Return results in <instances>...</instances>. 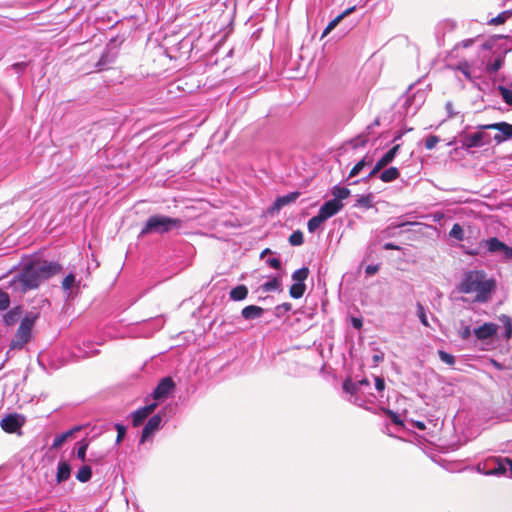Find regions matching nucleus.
<instances>
[{"instance_id": "nucleus-1", "label": "nucleus", "mask_w": 512, "mask_h": 512, "mask_svg": "<svg viewBox=\"0 0 512 512\" xmlns=\"http://www.w3.org/2000/svg\"><path fill=\"white\" fill-rule=\"evenodd\" d=\"M61 270V265L54 261H30L7 281L6 288L14 293H26L38 288L44 280L56 275Z\"/></svg>"}, {"instance_id": "nucleus-2", "label": "nucleus", "mask_w": 512, "mask_h": 512, "mask_svg": "<svg viewBox=\"0 0 512 512\" xmlns=\"http://www.w3.org/2000/svg\"><path fill=\"white\" fill-rule=\"evenodd\" d=\"M496 287L493 278H488L484 270H469L464 273L462 281L458 286L461 293H475L474 302L486 303Z\"/></svg>"}, {"instance_id": "nucleus-3", "label": "nucleus", "mask_w": 512, "mask_h": 512, "mask_svg": "<svg viewBox=\"0 0 512 512\" xmlns=\"http://www.w3.org/2000/svg\"><path fill=\"white\" fill-rule=\"evenodd\" d=\"M469 256H484L486 254H500L504 262L512 260V247L501 241L497 237H490L479 241L475 248L465 251Z\"/></svg>"}, {"instance_id": "nucleus-4", "label": "nucleus", "mask_w": 512, "mask_h": 512, "mask_svg": "<svg viewBox=\"0 0 512 512\" xmlns=\"http://www.w3.org/2000/svg\"><path fill=\"white\" fill-rule=\"evenodd\" d=\"M343 391L349 395L348 401L365 409H368V403H374L375 396L368 393L367 389L370 388V382L367 378H363L357 382L351 379H346L342 385Z\"/></svg>"}, {"instance_id": "nucleus-5", "label": "nucleus", "mask_w": 512, "mask_h": 512, "mask_svg": "<svg viewBox=\"0 0 512 512\" xmlns=\"http://www.w3.org/2000/svg\"><path fill=\"white\" fill-rule=\"evenodd\" d=\"M182 224L183 221L180 218H173L161 214L152 215L146 220L141 229L140 236L150 233L159 235L166 234L175 229L181 228Z\"/></svg>"}, {"instance_id": "nucleus-6", "label": "nucleus", "mask_w": 512, "mask_h": 512, "mask_svg": "<svg viewBox=\"0 0 512 512\" xmlns=\"http://www.w3.org/2000/svg\"><path fill=\"white\" fill-rule=\"evenodd\" d=\"M38 316V313L29 312L21 319L17 332L11 341V349H22L30 341L31 332Z\"/></svg>"}, {"instance_id": "nucleus-7", "label": "nucleus", "mask_w": 512, "mask_h": 512, "mask_svg": "<svg viewBox=\"0 0 512 512\" xmlns=\"http://www.w3.org/2000/svg\"><path fill=\"white\" fill-rule=\"evenodd\" d=\"M482 130H496L497 133L493 136V141L499 145L512 139V124L501 121L491 124H482L476 127Z\"/></svg>"}, {"instance_id": "nucleus-8", "label": "nucleus", "mask_w": 512, "mask_h": 512, "mask_svg": "<svg viewBox=\"0 0 512 512\" xmlns=\"http://www.w3.org/2000/svg\"><path fill=\"white\" fill-rule=\"evenodd\" d=\"M460 141L462 148L471 149L490 145L493 137L489 133L484 132V130L478 129L475 133L461 135Z\"/></svg>"}, {"instance_id": "nucleus-9", "label": "nucleus", "mask_w": 512, "mask_h": 512, "mask_svg": "<svg viewBox=\"0 0 512 512\" xmlns=\"http://www.w3.org/2000/svg\"><path fill=\"white\" fill-rule=\"evenodd\" d=\"M478 471L485 475H506L505 457H491L477 466Z\"/></svg>"}, {"instance_id": "nucleus-10", "label": "nucleus", "mask_w": 512, "mask_h": 512, "mask_svg": "<svg viewBox=\"0 0 512 512\" xmlns=\"http://www.w3.org/2000/svg\"><path fill=\"white\" fill-rule=\"evenodd\" d=\"M25 424V417L18 413H12L5 416L0 421V427L7 433H19Z\"/></svg>"}, {"instance_id": "nucleus-11", "label": "nucleus", "mask_w": 512, "mask_h": 512, "mask_svg": "<svg viewBox=\"0 0 512 512\" xmlns=\"http://www.w3.org/2000/svg\"><path fill=\"white\" fill-rule=\"evenodd\" d=\"M161 425L162 417L160 414L153 415L151 418H149L142 429L140 444H143L144 442L152 438L155 432L161 428Z\"/></svg>"}, {"instance_id": "nucleus-12", "label": "nucleus", "mask_w": 512, "mask_h": 512, "mask_svg": "<svg viewBox=\"0 0 512 512\" xmlns=\"http://www.w3.org/2000/svg\"><path fill=\"white\" fill-rule=\"evenodd\" d=\"M175 388V382L170 376L162 378L155 389L153 390L152 396L155 400H161L167 398Z\"/></svg>"}, {"instance_id": "nucleus-13", "label": "nucleus", "mask_w": 512, "mask_h": 512, "mask_svg": "<svg viewBox=\"0 0 512 512\" xmlns=\"http://www.w3.org/2000/svg\"><path fill=\"white\" fill-rule=\"evenodd\" d=\"M399 149L400 144H396L392 148H390L370 170V176H376L383 168H385L391 162H393V160L395 159L399 152Z\"/></svg>"}, {"instance_id": "nucleus-14", "label": "nucleus", "mask_w": 512, "mask_h": 512, "mask_svg": "<svg viewBox=\"0 0 512 512\" xmlns=\"http://www.w3.org/2000/svg\"><path fill=\"white\" fill-rule=\"evenodd\" d=\"M498 331V326L492 322H485L481 326L473 329V334L477 340H488L492 339Z\"/></svg>"}, {"instance_id": "nucleus-15", "label": "nucleus", "mask_w": 512, "mask_h": 512, "mask_svg": "<svg viewBox=\"0 0 512 512\" xmlns=\"http://www.w3.org/2000/svg\"><path fill=\"white\" fill-rule=\"evenodd\" d=\"M156 407V403H151L133 411L130 414L132 425L134 427H139L140 425H142L144 421L148 418V416L153 413Z\"/></svg>"}, {"instance_id": "nucleus-16", "label": "nucleus", "mask_w": 512, "mask_h": 512, "mask_svg": "<svg viewBox=\"0 0 512 512\" xmlns=\"http://www.w3.org/2000/svg\"><path fill=\"white\" fill-rule=\"evenodd\" d=\"M343 203L342 202H339L338 200L336 199H330V200H327L325 201L318 213L320 215H322V217L325 219V220H328L329 218L333 217L334 215H336L338 212H340L343 208Z\"/></svg>"}, {"instance_id": "nucleus-17", "label": "nucleus", "mask_w": 512, "mask_h": 512, "mask_svg": "<svg viewBox=\"0 0 512 512\" xmlns=\"http://www.w3.org/2000/svg\"><path fill=\"white\" fill-rule=\"evenodd\" d=\"M300 196V193L298 191L290 192L286 195L278 196L275 201L273 202L272 206L270 207V212H278L283 207L295 202L298 197Z\"/></svg>"}, {"instance_id": "nucleus-18", "label": "nucleus", "mask_w": 512, "mask_h": 512, "mask_svg": "<svg viewBox=\"0 0 512 512\" xmlns=\"http://www.w3.org/2000/svg\"><path fill=\"white\" fill-rule=\"evenodd\" d=\"M265 312V309H263L260 306L257 305H248L244 307L241 311V316L245 320H254L260 318Z\"/></svg>"}, {"instance_id": "nucleus-19", "label": "nucleus", "mask_w": 512, "mask_h": 512, "mask_svg": "<svg viewBox=\"0 0 512 512\" xmlns=\"http://www.w3.org/2000/svg\"><path fill=\"white\" fill-rule=\"evenodd\" d=\"M71 474V466L66 461H60L57 466L56 482L62 483L69 479Z\"/></svg>"}, {"instance_id": "nucleus-20", "label": "nucleus", "mask_w": 512, "mask_h": 512, "mask_svg": "<svg viewBox=\"0 0 512 512\" xmlns=\"http://www.w3.org/2000/svg\"><path fill=\"white\" fill-rule=\"evenodd\" d=\"M115 61V54H113L109 49H106L99 60L96 62L95 67L101 71L106 69L110 64Z\"/></svg>"}, {"instance_id": "nucleus-21", "label": "nucleus", "mask_w": 512, "mask_h": 512, "mask_svg": "<svg viewBox=\"0 0 512 512\" xmlns=\"http://www.w3.org/2000/svg\"><path fill=\"white\" fill-rule=\"evenodd\" d=\"M372 165V159L369 158L367 155L364 156L358 163L355 164V166L351 169L350 173H349V176L347 178V180H349L350 178H353L357 175L360 174V172L363 171V169L365 167H368V166H371Z\"/></svg>"}, {"instance_id": "nucleus-22", "label": "nucleus", "mask_w": 512, "mask_h": 512, "mask_svg": "<svg viewBox=\"0 0 512 512\" xmlns=\"http://www.w3.org/2000/svg\"><path fill=\"white\" fill-rule=\"evenodd\" d=\"M411 97H412L413 109H410V111H409L410 117L414 116L417 113V111L423 105V103L425 101V95H424V92H422V91H417V92L411 93Z\"/></svg>"}, {"instance_id": "nucleus-23", "label": "nucleus", "mask_w": 512, "mask_h": 512, "mask_svg": "<svg viewBox=\"0 0 512 512\" xmlns=\"http://www.w3.org/2000/svg\"><path fill=\"white\" fill-rule=\"evenodd\" d=\"M247 295L248 288L243 284L237 285L236 287L232 288L229 293L230 299L233 301H242L246 299Z\"/></svg>"}, {"instance_id": "nucleus-24", "label": "nucleus", "mask_w": 512, "mask_h": 512, "mask_svg": "<svg viewBox=\"0 0 512 512\" xmlns=\"http://www.w3.org/2000/svg\"><path fill=\"white\" fill-rule=\"evenodd\" d=\"M411 91H412V87H410L408 89V91L406 92V94L400 98V103H401V108H402V111H400V113L403 114L405 117L410 116L409 111H410V109H413Z\"/></svg>"}, {"instance_id": "nucleus-25", "label": "nucleus", "mask_w": 512, "mask_h": 512, "mask_svg": "<svg viewBox=\"0 0 512 512\" xmlns=\"http://www.w3.org/2000/svg\"><path fill=\"white\" fill-rule=\"evenodd\" d=\"M505 55L499 54L492 62H488L485 66V71L489 74L498 72L504 65Z\"/></svg>"}, {"instance_id": "nucleus-26", "label": "nucleus", "mask_w": 512, "mask_h": 512, "mask_svg": "<svg viewBox=\"0 0 512 512\" xmlns=\"http://www.w3.org/2000/svg\"><path fill=\"white\" fill-rule=\"evenodd\" d=\"M400 172L397 167H390L380 173L379 178L385 183H390L398 179Z\"/></svg>"}, {"instance_id": "nucleus-27", "label": "nucleus", "mask_w": 512, "mask_h": 512, "mask_svg": "<svg viewBox=\"0 0 512 512\" xmlns=\"http://www.w3.org/2000/svg\"><path fill=\"white\" fill-rule=\"evenodd\" d=\"M21 315H22V311H21L20 307H15L12 310L8 311L3 316V321L6 325L10 326V325L15 324L21 318Z\"/></svg>"}, {"instance_id": "nucleus-28", "label": "nucleus", "mask_w": 512, "mask_h": 512, "mask_svg": "<svg viewBox=\"0 0 512 512\" xmlns=\"http://www.w3.org/2000/svg\"><path fill=\"white\" fill-rule=\"evenodd\" d=\"M331 194L333 195L332 199L342 202V200L347 199L350 196V190L346 187L335 185L331 190Z\"/></svg>"}, {"instance_id": "nucleus-29", "label": "nucleus", "mask_w": 512, "mask_h": 512, "mask_svg": "<svg viewBox=\"0 0 512 512\" xmlns=\"http://www.w3.org/2000/svg\"><path fill=\"white\" fill-rule=\"evenodd\" d=\"M280 286H281V280H280V277L278 276H275L273 277L271 280L263 283L261 286H260V289L263 291V292H271V291H275V290H279L280 289Z\"/></svg>"}, {"instance_id": "nucleus-30", "label": "nucleus", "mask_w": 512, "mask_h": 512, "mask_svg": "<svg viewBox=\"0 0 512 512\" xmlns=\"http://www.w3.org/2000/svg\"><path fill=\"white\" fill-rule=\"evenodd\" d=\"M92 477V469L89 465H84L79 468L76 473V479L81 483L88 482Z\"/></svg>"}, {"instance_id": "nucleus-31", "label": "nucleus", "mask_w": 512, "mask_h": 512, "mask_svg": "<svg viewBox=\"0 0 512 512\" xmlns=\"http://www.w3.org/2000/svg\"><path fill=\"white\" fill-rule=\"evenodd\" d=\"M306 291L305 283H293L289 289V295L294 299L301 298Z\"/></svg>"}, {"instance_id": "nucleus-32", "label": "nucleus", "mask_w": 512, "mask_h": 512, "mask_svg": "<svg viewBox=\"0 0 512 512\" xmlns=\"http://www.w3.org/2000/svg\"><path fill=\"white\" fill-rule=\"evenodd\" d=\"M326 220L319 213L308 220L307 229L310 233H314Z\"/></svg>"}, {"instance_id": "nucleus-33", "label": "nucleus", "mask_w": 512, "mask_h": 512, "mask_svg": "<svg viewBox=\"0 0 512 512\" xmlns=\"http://www.w3.org/2000/svg\"><path fill=\"white\" fill-rule=\"evenodd\" d=\"M454 69L460 71L467 80H473L471 65L466 60L459 62Z\"/></svg>"}, {"instance_id": "nucleus-34", "label": "nucleus", "mask_w": 512, "mask_h": 512, "mask_svg": "<svg viewBox=\"0 0 512 512\" xmlns=\"http://www.w3.org/2000/svg\"><path fill=\"white\" fill-rule=\"evenodd\" d=\"M308 276H309V269H308V267L304 266V267L293 272L292 280L295 283H305Z\"/></svg>"}, {"instance_id": "nucleus-35", "label": "nucleus", "mask_w": 512, "mask_h": 512, "mask_svg": "<svg viewBox=\"0 0 512 512\" xmlns=\"http://www.w3.org/2000/svg\"><path fill=\"white\" fill-rule=\"evenodd\" d=\"M499 321L505 327V338L509 339L512 336V319L508 315L502 314L499 316Z\"/></svg>"}, {"instance_id": "nucleus-36", "label": "nucleus", "mask_w": 512, "mask_h": 512, "mask_svg": "<svg viewBox=\"0 0 512 512\" xmlns=\"http://www.w3.org/2000/svg\"><path fill=\"white\" fill-rule=\"evenodd\" d=\"M457 24L454 20L446 19L439 23L438 25V31H442L443 35L449 32H452L455 30Z\"/></svg>"}, {"instance_id": "nucleus-37", "label": "nucleus", "mask_w": 512, "mask_h": 512, "mask_svg": "<svg viewBox=\"0 0 512 512\" xmlns=\"http://www.w3.org/2000/svg\"><path fill=\"white\" fill-rule=\"evenodd\" d=\"M497 90L498 92L500 93L503 101L512 107V90L503 86V85H499L497 87Z\"/></svg>"}, {"instance_id": "nucleus-38", "label": "nucleus", "mask_w": 512, "mask_h": 512, "mask_svg": "<svg viewBox=\"0 0 512 512\" xmlns=\"http://www.w3.org/2000/svg\"><path fill=\"white\" fill-rule=\"evenodd\" d=\"M449 236L458 241H462L464 239V229L459 223H455L449 232Z\"/></svg>"}, {"instance_id": "nucleus-39", "label": "nucleus", "mask_w": 512, "mask_h": 512, "mask_svg": "<svg viewBox=\"0 0 512 512\" xmlns=\"http://www.w3.org/2000/svg\"><path fill=\"white\" fill-rule=\"evenodd\" d=\"M472 334H473V329H471L469 325H466L464 321H461L460 327L458 329V336L462 340H468Z\"/></svg>"}, {"instance_id": "nucleus-40", "label": "nucleus", "mask_w": 512, "mask_h": 512, "mask_svg": "<svg viewBox=\"0 0 512 512\" xmlns=\"http://www.w3.org/2000/svg\"><path fill=\"white\" fill-rule=\"evenodd\" d=\"M372 200L373 197L371 194L360 195L356 200L355 206L369 209L372 207Z\"/></svg>"}, {"instance_id": "nucleus-41", "label": "nucleus", "mask_w": 512, "mask_h": 512, "mask_svg": "<svg viewBox=\"0 0 512 512\" xmlns=\"http://www.w3.org/2000/svg\"><path fill=\"white\" fill-rule=\"evenodd\" d=\"M511 15H512V11L511 10L503 11L500 14H498L496 17L492 18L489 21V24H491V25L503 24V23H505L508 20V18Z\"/></svg>"}, {"instance_id": "nucleus-42", "label": "nucleus", "mask_w": 512, "mask_h": 512, "mask_svg": "<svg viewBox=\"0 0 512 512\" xmlns=\"http://www.w3.org/2000/svg\"><path fill=\"white\" fill-rule=\"evenodd\" d=\"M114 428L117 431V437H116L115 444L119 445L126 437L127 428L122 423H115Z\"/></svg>"}, {"instance_id": "nucleus-43", "label": "nucleus", "mask_w": 512, "mask_h": 512, "mask_svg": "<svg viewBox=\"0 0 512 512\" xmlns=\"http://www.w3.org/2000/svg\"><path fill=\"white\" fill-rule=\"evenodd\" d=\"M292 309V305L288 302L277 305L274 309V315L277 318H282L285 314H287Z\"/></svg>"}, {"instance_id": "nucleus-44", "label": "nucleus", "mask_w": 512, "mask_h": 512, "mask_svg": "<svg viewBox=\"0 0 512 512\" xmlns=\"http://www.w3.org/2000/svg\"><path fill=\"white\" fill-rule=\"evenodd\" d=\"M416 308H417V316L420 320V322L425 326V327H429L430 324L428 322V318H427V313H426V309L425 307L420 303L418 302L416 304Z\"/></svg>"}, {"instance_id": "nucleus-45", "label": "nucleus", "mask_w": 512, "mask_h": 512, "mask_svg": "<svg viewBox=\"0 0 512 512\" xmlns=\"http://www.w3.org/2000/svg\"><path fill=\"white\" fill-rule=\"evenodd\" d=\"M303 242H304V236H303V233L300 230L294 231L289 236V243L292 246H300V245L303 244Z\"/></svg>"}, {"instance_id": "nucleus-46", "label": "nucleus", "mask_w": 512, "mask_h": 512, "mask_svg": "<svg viewBox=\"0 0 512 512\" xmlns=\"http://www.w3.org/2000/svg\"><path fill=\"white\" fill-rule=\"evenodd\" d=\"M368 138L366 135H358L350 141L353 149L363 148L366 146Z\"/></svg>"}, {"instance_id": "nucleus-47", "label": "nucleus", "mask_w": 512, "mask_h": 512, "mask_svg": "<svg viewBox=\"0 0 512 512\" xmlns=\"http://www.w3.org/2000/svg\"><path fill=\"white\" fill-rule=\"evenodd\" d=\"M438 356L440 360L446 363L447 365L452 366L455 363V357L444 350H438Z\"/></svg>"}, {"instance_id": "nucleus-48", "label": "nucleus", "mask_w": 512, "mask_h": 512, "mask_svg": "<svg viewBox=\"0 0 512 512\" xmlns=\"http://www.w3.org/2000/svg\"><path fill=\"white\" fill-rule=\"evenodd\" d=\"M76 279H75V275L72 274V273H69L62 281V288L67 291V290H70L72 288V286L74 285Z\"/></svg>"}, {"instance_id": "nucleus-49", "label": "nucleus", "mask_w": 512, "mask_h": 512, "mask_svg": "<svg viewBox=\"0 0 512 512\" xmlns=\"http://www.w3.org/2000/svg\"><path fill=\"white\" fill-rule=\"evenodd\" d=\"M10 305V297L8 293L0 289V311L6 310Z\"/></svg>"}, {"instance_id": "nucleus-50", "label": "nucleus", "mask_w": 512, "mask_h": 512, "mask_svg": "<svg viewBox=\"0 0 512 512\" xmlns=\"http://www.w3.org/2000/svg\"><path fill=\"white\" fill-rule=\"evenodd\" d=\"M440 139L436 135H430L425 140V148L428 150H432L439 143Z\"/></svg>"}, {"instance_id": "nucleus-51", "label": "nucleus", "mask_w": 512, "mask_h": 512, "mask_svg": "<svg viewBox=\"0 0 512 512\" xmlns=\"http://www.w3.org/2000/svg\"><path fill=\"white\" fill-rule=\"evenodd\" d=\"M87 449H88L87 442L79 443V446L77 448V453H76L77 458L80 459L81 461H85Z\"/></svg>"}, {"instance_id": "nucleus-52", "label": "nucleus", "mask_w": 512, "mask_h": 512, "mask_svg": "<svg viewBox=\"0 0 512 512\" xmlns=\"http://www.w3.org/2000/svg\"><path fill=\"white\" fill-rule=\"evenodd\" d=\"M405 223H401L395 226H388L386 229L382 231L383 237H393L397 234L396 230L404 226Z\"/></svg>"}, {"instance_id": "nucleus-53", "label": "nucleus", "mask_w": 512, "mask_h": 512, "mask_svg": "<svg viewBox=\"0 0 512 512\" xmlns=\"http://www.w3.org/2000/svg\"><path fill=\"white\" fill-rule=\"evenodd\" d=\"M266 264L275 270H280L282 268V262L279 257H272L266 259Z\"/></svg>"}, {"instance_id": "nucleus-54", "label": "nucleus", "mask_w": 512, "mask_h": 512, "mask_svg": "<svg viewBox=\"0 0 512 512\" xmlns=\"http://www.w3.org/2000/svg\"><path fill=\"white\" fill-rule=\"evenodd\" d=\"M29 62H17L11 65V69L15 71L18 75H22L26 68L28 67Z\"/></svg>"}, {"instance_id": "nucleus-55", "label": "nucleus", "mask_w": 512, "mask_h": 512, "mask_svg": "<svg viewBox=\"0 0 512 512\" xmlns=\"http://www.w3.org/2000/svg\"><path fill=\"white\" fill-rule=\"evenodd\" d=\"M504 38V36L502 35H495L493 37H491L490 39L486 40L482 45H481V48L483 50H491L493 47H494V42L495 40L497 39H502Z\"/></svg>"}, {"instance_id": "nucleus-56", "label": "nucleus", "mask_w": 512, "mask_h": 512, "mask_svg": "<svg viewBox=\"0 0 512 512\" xmlns=\"http://www.w3.org/2000/svg\"><path fill=\"white\" fill-rule=\"evenodd\" d=\"M355 6L353 7H350V8H347L345 11H343L341 14H339L337 17H335L332 22L334 24V26H337L338 23L343 19L345 18L346 16L350 15L354 10H355Z\"/></svg>"}, {"instance_id": "nucleus-57", "label": "nucleus", "mask_w": 512, "mask_h": 512, "mask_svg": "<svg viewBox=\"0 0 512 512\" xmlns=\"http://www.w3.org/2000/svg\"><path fill=\"white\" fill-rule=\"evenodd\" d=\"M66 440H67V438L65 437V435L63 433L56 435L53 440V443H52V448L53 449L60 448Z\"/></svg>"}, {"instance_id": "nucleus-58", "label": "nucleus", "mask_w": 512, "mask_h": 512, "mask_svg": "<svg viewBox=\"0 0 512 512\" xmlns=\"http://www.w3.org/2000/svg\"><path fill=\"white\" fill-rule=\"evenodd\" d=\"M389 417L393 424L398 426H403V421L401 420L400 416L391 410H388Z\"/></svg>"}, {"instance_id": "nucleus-59", "label": "nucleus", "mask_w": 512, "mask_h": 512, "mask_svg": "<svg viewBox=\"0 0 512 512\" xmlns=\"http://www.w3.org/2000/svg\"><path fill=\"white\" fill-rule=\"evenodd\" d=\"M475 39L473 38H470V39H466V40H463L459 43H457L455 46H454V49L452 52L454 51H457L459 47H463V48H467V47H470L472 46V44L474 43Z\"/></svg>"}, {"instance_id": "nucleus-60", "label": "nucleus", "mask_w": 512, "mask_h": 512, "mask_svg": "<svg viewBox=\"0 0 512 512\" xmlns=\"http://www.w3.org/2000/svg\"><path fill=\"white\" fill-rule=\"evenodd\" d=\"M380 265L379 264H371L367 265L365 267V274L368 276H372L376 274L379 271Z\"/></svg>"}, {"instance_id": "nucleus-61", "label": "nucleus", "mask_w": 512, "mask_h": 512, "mask_svg": "<svg viewBox=\"0 0 512 512\" xmlns=\"http://www.w3.org/2000/svg\"><path fill=\"white\" fill-rule=\"evenodd\" d=\"M375 389L378 392H383L385 389V381L381 377H375Z\"/></svg>"}, {"instance_id": "nucleus-62", "label": "nucleus", "mask_w": 512, "mask_h": 512, "mask_svg": "<svg viewBox=\"0 0 512 512\" xmlns=\"http://www.w3.org/2000/svg\"><path fill=\"white\" fill-rule=\"evenodd\" d=\"M82 428H83V426L77 425V426H74L71 429L63 432V434L68 439V438L72 437L75 433L79 432Z\"/></svg>"}, {"instance_id": "nucleus-63", "label": "nucleus", "mask_w": 512, "mask_h": 512, "mask_svg": "<svg viewBox=\"0 0 512 512\" xmlns=\"http://www.w3.org/2000/svg\"><path fill=\"white\" fill-rule=\"evenodd\" d=\"M445 109L447 111V114H448V118H453L454 116H456L458 114V112L454 111L453 109V104L451 101H448L446 104H445Z\"/></svg>"}, {"instance_id": "nucleus-64", "label": "nucleus", "mask_w": 512, "mask_h": 512, "mask_svg": "<svg viewBox=\"0 0 512 512\" xmlns=\"http://www.w3.org/2000/svg\"><path fill=\"white\" fill-rule=\"evenodd\" d=\"M384 250H401V247L395 243L387 242L383 244Z\"/></svg>"}]
</instances>
